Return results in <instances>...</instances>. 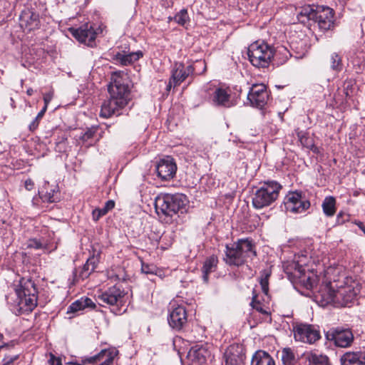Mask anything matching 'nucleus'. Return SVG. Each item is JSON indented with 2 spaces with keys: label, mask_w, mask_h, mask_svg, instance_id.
Returning <instances> with one entry per match:
<instances>
[{
  "label": "nucleus",
  "mask_w": 365,
  "mask_h": 365,
  "mask_svg": "<svg viewBox=\"0 0 365 365\" xmlns=\"http://www.w3.org/2000/svg\"><path fill=\"white\" fill-rule=\"evenodd\" d=\"M331 67L334 71H339L341 69V60L339 56L334 53L331 56Z\"/></svg>",
  "instance_id": "37998d69"
},
{
  "label": "nucleus",
  "mask_w": 365,
  "mask_h": 365,
  "mask_svg": "<svg viewBox=\"0 0 365 365\" xmlns=\"http://www.w3.org/2000/svg\"><path fill=\"white\" fill-rule=\"evenodd\" d=\"M326 338L330 341H333L334 345L341 348L351 346L354 341V334L351 329L343 328H335L328 331Z\"/></svg>",
  "instance_id": "1a4fd4ad"
},
{
  "label": "nucleus",
  "mask_w": 365,
  "mask_h": 365,
  "mask_svg": "<svg viewBox=\"0 0 365 365\" xmlns=\"http://www.w3.org/2000/svg\"><path fill=\"white\" fill-rule=\"evenodd\" d=\"M108 89L110 98L103 103L100 112V116L105 118L114 115H120V110L130 100L128 78L123 72L113 73Z\"/></svg>",
  "instance_id": "f257e3e1"
},
{
  "label": "nucleus",
  "mask_w": 365,
  "mask_h": 365,
  "mask_svg": "<svg viewBox=\"0 0 365 365\" xmlns=\"http://www.w3.org/2000/svg\"><path fill=\"white\" fill-rule=\"evenodd\" d=\"M250 365H275V362L267 352L258 350L253 354Z\"/></svg>",
  "instance_id": "cd10ccee"
},
{
  "label": "nucleus",
  "mask_w": 365,
  "mask_h": 365,
  "mask_svg": "<svg viewBox=\"0 0 365 365\" xmlns=\"http://www.w3.org/2000/svg\"><path fill=\"white\" fill-rule=\"evenodd\" d=\"M245 354L242 344L230 345V365H245Z\"/></svg>",
  "instance_id": "b1692460"
},
{
  "label": "nucleus",
  "mask_w": 365,
  "mask_h": 365,
  "mask_svg": "<svg viewBox=\"0 0 365 365\" xmlns=\"http://www.w3.org/2000/svg\"><path fill=\"white\" fill-rule=\"evenodd\" d=\"M115 206L113 200H108L103 208L95 209L93 211V219L95 221L98 220L101 217L107 214V212L112 210Z\"/></svg>",
  "instance_id": "c9c22d12"
},
{
  "label": "nucleus",
  "mask_w": 365,
  "mask_h": 365,
  "mask_svg": "<svg viewBox=\"0 0 365 365\" xmlns=\"http://www.w3.org/2000/svg\"><path fill=\"white\" fill-rule=\"evenodd\" d=\"M187 197L183 194L161 193L155 197V209L160 218L170 222L174 216L187 212Z\"/></svg>",
  "instance_id": "7ed1b4c3"
},
{
  "label": "nucleus",
  "mask_w": 365,
  "mask_h": 365,
  "mask_svg": "<svg viewBox=\"0 0 365 365\" xmlns=\"http://www.w3.org/2000/svg\"><path fill=\"white\" fill-rule=\"evenodd\" d=\"M300 274L299 275V274L297 273H292V274L299 279V283L302 284L304 288L307 289H312L317 285V279L313 273H307L305 270Z\"/></svg>",
  "instance_id": "bb28decb"
},
{
  "label": "nucleus",
  "mask_w": 365,
  "mask_h": 365,
  "mask_svg": "<svg viewBox=\"0 0 365 365\" xmlns=\"http://www.w3.org/2000/svg\"><path fill=\"white\" fill-rule=\"evenodd\" d=\"M49 364L50 365H62L61 358L55 356L51 353L50 354Z\"/></svg>",
  "instance_id": "603ef678"
},
{
  "label": "nucleus",
  "mask_w": 365,
  "mask_h": 365,
  "mask_svg": "<svg viewBox=\"0 0 365 365\" xmlns=\"http://www.w3.org/2000/svg\"><path fill=\"white\" fill-rule=\"evenodd\" d=\"M284 207L287 212L302 213L310 207L309 201L302 192H289L284 198Z\"/></svg>",
  "instance_id": "6e6552de"
},
{
  "label": "nucleus",
  "mask_w": 365,
  "mask_h": 365,
  "mask_svg": "<svg viewBox=\"0 0 365 365\" xmlns=\"http://www.w3.org/2000/svg\"><path fill=\"white\" fill-rule=\"evenodd\" d=\"M46 108H43L38 113L36 118L29 125V130L31 132H34L38 127L39 123L46 113Z\"/></svg>",
  "instance_id": "79ce46f5"
},
{
  "label": "nucleus",
  "mask_w": 365,
  "mask_h": 365,
  "mask_svg": "<svg viewBox=\"0 0 365 365\" xmlns=\"http://www.w3.org/2000/svg\"><path fill=\"white\" fill-rule=\"evenodd\" d=\"M349 220V215L340 212L336 216V224L343 225Z\"/></svg>",
  "instance_id": "3c124183"
},
{
  "label": "nucleus",
  "mask_w": 365,
  "mask_h": 365,
  "mask_svg": "<svg viewBox=\"0 0 365 365\" xmlns=\"http://www.w3.org/2000/svg\"><path fill=\"white\" fill-rule=\"evenodd\" d=\"M225 256L227 257H228V244H225Z\"/></svg>",
  "instance_id": "052dcab7"
},
{
  "label": "nucleus",
  "mask_w": 365,
  "mask_h": 365,
  "mask_svg": "<svg viewBox=\"0 0 365 365\" xmlns=\"http://www.w3.org/2000/svg\"><path fill=\"white\" fill-rule=\"evenodd\" d=\"M192 66L195 68V71L199 75L204 73L207 70L206 63L203 60H197Z\"/></svg>",
  "instance_id": "c03bdc74"
},
{
  "label": "nucleus",
  "mask_w": 365,
  "mask_h": 365,
  "mask_svg": "<svg viewBox=\"0 0 365 365\" xmlns=\"http://www.w3.org/2000/svg\"><path fill=\"white\" fill-rule=\"evenodd\" d=\"M169 325L175 330L182 329L187 322V314L183 305L172 304L168 318Z\"/></svg>",
  "instance_id": "4468645a"
},
{
  "label": "nucleus",
  "mask_w": 365,
  "mask_h": 365,
  "mask_svg": "<svg viewBox=\"0 0 365 365\" xmlns=\"http://www.w3.org/2000/svg\"><path fill=\"white\" fill-rule=\"evenodd\" d=\"M354 223L359 227V228L364 233L365 235V226L363 222L359 220H354Z\"/></svg>",
  "instance_id": "4d7b16f0"
},
{
  "label": "nucleus",
  "mask_w": 365,
  "mask_h": 365,
  "mask_svg": "<svg viewBox=\"0 0 365 365\" xmlns=\"http://www.w3.org/2000/svg\"><path fill=\"white\" fill-rule=\"evenodd\" d=\"M296 340L304 343L314 344L321 338L319 331L312 324H300L294 327Z\"/></svg>",
  "instance_id": "9b49d317"
},
{
  "label": "nucleus",
  "mask_w": 365,
  "mask_h": 365,
  "mask_svg": "<svg viewBox=\"0 0 365 365\" xmlns=\"http://www.w3.org/2000/svg\"><path fill=\"white\" fill-rule=\"evenodd\" d=\"M211 346L207 344H195L190 349L187 358L191 365H205L208 359H211Z\"/></svg>",
  "instance_id": "f8f14e48"
},
{
  "label": "nucleus",
  "mask_w": 365,
  "mask_h": 365,
  "mask_svg": "<svg viewBox=\"0 0 365 365\" xmlns=\"http://www.w3.org/2000/svg\"><path fill=\"white\" fill-rule=\"evenodd\" d=\"M56 190L54 188L47 190L45 193L43 191L38 192L40 198L44 202H56L58 197L55 195Z\"/></svg>",
  "instance_id": "a19ab883"
},
{
  "label": "nucleus",
  "mask_w": 365,
  "mask_h": 365,
  "mask_svg": "<svg viewBox=\"0 0 365 365\" xmlns=\"http://www.w3.org/2000/svg\"><path fill=\"white\" fill-rule=\"evenodd\" d=\"M221 351L223 352L222 365H228V355L227 354L228 346H222Z\"/></svg>",
  "instance_id": "864d4df0"
},
{
  "label": "nucleus",
  "mask_w": 365,
  "mask_h": 365,
  "mask_svg": "<svg viewBox=\"0 0 365 365\" xmlns=\"http://www.w3.org/2000/svg\"><path fill=\"white\" fill-rule=\"evenodd\" d=\"M250 252L255 255L253 251V245L248 239L238 240L232 248H230V266H240L244 264L245 258Z\"/></svg>",
  "instance_id": "0eeeda50"
},
{
  "label": "nucleus",
  "mask_w": 365,
  "mask_h": 365,
  "mask_svg": "<svg viewBox=\"0 0 365 365\" xmlns=\"http://www.w3.org/2000/svg\"><path fill=\"white\" fill-rule=\"evenodd\" d=\"M215 90L210 96V102L215 107H227L228 103L227 88L225 84L219 83L217 86L213 85Z\"/></svg>",
  "instance_id": "aec40b11"
},
{
  "label": "nucleus",
  "mask_w": 365,
  "mask_h": 365,
  "mask_svg": "<svg viewBox=\"0 0 365 365\" xmlns=\"http://www.w3.org/2000/svg\"><path fill=\"white\" fill-rule=\"evenodd\" d=\"M118 351L113 349H103L93 356L86 358L83 362L93 364L99 362V365H111Z\"/></svg>",
  "instance_id": "6ab92c4d"
},
{
  "label": "nucleus",
  "mask_w": 365,
  "mask_h": 365,
  "mask_svg": "<svg viewBox=\"0 0 365 365\" xmlns=\"http://www.w3.org/2000/svg\"><path fill=\"white\" fill-rule=\"evenodd\" d=\"M283 365H294L296 357L293 351L290 348H284L281 354Z\"/></svg>",
  "instance_id": "e433bc0d"
},
{
  "label": "nucleus",
  "mask_w": 365,
  "mask_h": 365,
  "mask_svg": "<svg viewBox=\"0 0 365 365\" xmlns=\"http://www.w3.org/2000/svg\"><path fill=\"white\" fill-rule=\"evenodd\" d=\"M195 72L193 66H185L182 63H175L171 75V80L173 82V86H178L182 83L187 78L192 76Z\"/></svg>",
  "instance_id": "a211bd4d"
},
{
  "label": "nucleus",
  "mask_w": 365,
  "mask_h": 365,
  "mask_svg": "<svg viewBox=\"0 0 365 365\" xmlns=\"http://www.w3.org/2000/svg\"><path fill=\"white\" fill-rule=\"evenodd\" d=\"M247 99L252 107L263 108L269 99L266 86L264 83L253 84L249 88Z\"/></svg>",
  "instance_id": "9d476101"
},
{
  "label": "nucleus",
  "mask_w": 365,
  "mask_h": 365,
  "mask_svg": "<svg viewBox=\"0 0 365 365\" xmlns=\"http://www.w3.org/2000/svg\"><path fill=\"white\" fill-rule=\"evenodd\" d=\"M230 92H231L230 93V106L237 105L240 100L242 87L236 85L232 87V90L230 91Z\"/></svg>",
  "instance_id": "ea45409f"
},
{
  "label": "nucleus",
  "mask_w": 365,
  "mask_h": 365,
  "mask_svg": "<svg viewBox=\"0 0 365 365\" xmlns=\"http://www.w3.org/2000/svg\"><path fill=\"white\" fill-rule=\"evenodd\" d=\"M86 307H95V304L93 301L88 298H81L73 302L68 308V312L75 313L78 311L83 310Z\"/></svg>",
  "instance_id": "473e14b6"
},
{
  "label": "nucleus",
  "mask_w": 365,
  "mask_h": 365,
  "mask_svg": "<svg viewBox=\"0 0 365 365\" xmlns=\"http://www.w3.org/2000/svg\"><path fill=\"white\" fill-rule=\"evenodd\" d=\"M282 186L277 181L264 182L252 197V205L256 209L270 205L278 197Z\"/></svg>",
  "instance_id": "39448f33"
},
{
  "label": "nucleus",
  "mask_w": 365,
  "mask_h": 365,
  "mask_svg": "<svg viewBox=\"0 0 365 365\" xmlns=\"http://www.w3.org/2000/svg\"><path fill=\"white\" fill-rule=\"evenodd\" d=\"M0 346H2V349L4 348H6L9 346V344L7 343H4L3 344L0 345Z\"/></svg>",
  "instance_id": "680f3d73"
},
{
  "label": "nucleus",
  "mask_w": 365,
  "mask_h": 365,
  "mask_svg": "<svg viewBox=\"0 0 365 365\" xmlns=\"http://www.w3.org/2000/svg\"><path fill=\"white\" fill-rule=\"evenodd\" d=\"M250 63L257 68H267L274 57V48L264 41H257L247 49Z\"/></svg>",
  "instance_id": "423d86ee"
},
{
  "label": "nucleus",
  "mask_w": 365,
  "mask_h": 365,
  "mask_svg": "<svg viewBox=\"0 0 365 365\" xmlns=\"http://www.w3.org/2000/svg\"><path fill=\"white\" fill-rule=\"evenodd\" d=\"M322 206L324 213L327 217H331L336 212V199L332 196L326 197Z\"/></svg>",
  "instance_id": "72a5a7b5"
},
{
  "label": "nucleus",
  "mask_w": 365,
  "mask_h": 365,
  "mask_svg": "<svg viewBox=\"0 0 365 365\" xmlns=\"http://www.w3.org/2000/svg\"><path fill=\"white\" fill-rule=\"evenodd\" d=\"M250 304L253 307V309H256L259 312H261V313H263V314H267V312L265 310L263 309V308L262 307L260 303L258 301H257V296L256 295L253 296L252 301Z\"/></svg>",
  "instance_id": "8fccbe9b"
},
{
  "label": "nucleus",
  "mask_w": 365,
  "mask_h": 365,
  "mask_svg": "<svg viewBox=\"0 0 365 365\" xmlns=\"http://www.w3.org/2000/svg\"><path fill=\"white\" fill-rule=\"evenodd\" d=\"M37 289L31 279L22 280L14 294L7 297L8 304L16 315L31 312L37 305Z\"/></svg>",
  "instance_id": "f03ea898"
},
{
  "label": "nucleus",
  "mask_w": 365,
  "mask_h": 365,
  "mask_svg": "<svg viewBox=\"0 0 365 365\" xmlns=\"http://www.w3.org/2000/svg\"><path fill=\"white\" fill-rule=\"evenodd\" d=\"M299 139L304 147L311 150L314 153H318L319 152V148L315 146L312 138L309 137L307 134L302 133L299 135Z\"/></svg>",
  "instance_id": "4c0bfd02"
},
{
  "label": "nucleus",
  "mask_w": 365,
  "mask_h": 365,
  "mask_svg": "<svg viewBox=\"0 0 365 365\" xmlns=\"http://www.w3.org/2000/svg\"><path fill=\"white\" fill-rule=\"evenodd\" d=\"M336 292L331 286L326 285L319 291V297H321L320 302L322 306L332 304L335 307Z\"/></svg>",
  "instance_id": "c756f323"
},
{
  "label": "nucleus",
  "mask_w": 365,
  "mask_h": 365,
  "mask_svg": "<svg viewBox=\"0 0 365 365\" xmlns=\"http://www.w3.org/2000/svg\"><path fill=\"white\" fill-rule=\"evenodd\" d=\"M27 247L29 248H34L36 250H39L43 248V245L39 240L36 238H32L28 240Z\"/></svg>",
  "instance_id": "49530a36"
},
{
  "label": "nucleus",
  "mask_w": 365,
  "mask_h": 365,
  "mask_svg": "<svg viewBox=\"0 0 365 365\" xmlns=\"http://www.w3.org/2000/svg\"><path fill=\"white\" fill-rule=\"evenodd\" d=\"M271 275V271L268 269H264L261 272V277L259 284L261 285L263 293L266 295L269 292V278Z\"/></svg>",
  "instance_id": "58836bf2"
},
{
  "label": "nucleus",
  "mask_w": 365,
  "mask_h": 365,
  "mask_svg": "<svg viewBox=\"0 0 365 365\" xmlns=\"http://www.w3.org/2000/svg\"><path fill=\"white\" fill-rule=\"evenodd\" d=\"M169 20H173L178 25L186 26L190 23V17L186 9H181L174 17H169Z\"/></svg>",
  "instance_id": "f704fd0d"
},
{
  "label": "nucleus",
  "mask_w": 365,
  "mask_h": 365,
  "mask_svg": "<svg viewBox=\"0 0 365 365\" xmlns=\"http://www.w3.org/2000/svg\"><path fill=\"white\" fill-rule=\"evenodd\" d=\"M316 10L317 6L315 5H306L301 7L297 14L298 21L302 24H305L309 20L314 21Z\"/></svg>",
  "instance_id": "c85d7f7f"
},
{
  "label": "nucleus",
  "mask_w": 365,
  "mask_h": 365,
  "mask_svg": "<svg viewBox=\"0 0 365 365\" xmlns=\"http://www.w3.org/2000/svg\"><path fill=\"white\" fill-rule=\"evenodd\" d=\"M143 52L140 51L129 53H125V52H117L116 54L114 55L113 60L116 63L122 66H128L137 61L143 57Z\"/></svg>",
  "instance_id": "a878e982"
},
{
  "label": "nucleus",
  "mask_w": 365,
  "mask_h": 365,
  "mask_svg": "<svg viewBox=\"0 0 365 365\" xmlns=\"http://www.w3.org/2000/svg\"><path fill=\"white\" fill-rule=\"evenodd\" d=\"M359 292V288L353 284L340 287L336 292L335 307H346L354 302Z\"/></svg>",
  "instance_id": "ddd939ff"
},
{
  "label": "nucleus",
  "mask_w": 365,
  "mask_h": 365,
  "mask_svg": "<svg viewBox=\"0 0 365 365\" xmlns=\"http://www.w3.org/2000/svg\"><path fill=\"white\" fill-rule=\"evenodd\" d=\"M19 358V354L5 355L1 361V365H14V362Z\"/></svg>",
  "instance_id": "a18cd8bd"
},
{
  "label": "nucleus",
  "mask_w": 365,
  "mask_h": 365,
  "mask_svg": "<svg viewBox=\"0 0 365 365\" xmlns=\"http://www.w3.org/2000/svg\"><path fill=\"white\" fill-rule=\"evenodd\" d=\"M98 263V259L97 257L95 256L89 257L79 271L76 270L74 272V280L78 281L87 279L94 272Z\"/></svg>",
  "instance_id": "5701e85b"
},
{
  "label": "nucleus",
  "mask_w": 365,
  "mask_h": 365,
  "mask_svg": "<svg viewBox=\"0 0 365 365\" xmlns=\"http://www.w3.org/2000/svg\"><path fill=\"white\" fill-rule=\"evenodd\" d=\"M217 262V258L214 255L210 256L205 261L202 268V279L205 282H208L209 274L215 270Z\"/></svg>",
  "instance_id": "2f4dec72"
},
{
  "label": "nucleus",
  "mask_w": 365,
  "mask_h": 365,
  "mask_svg": "<svg viewBox=\"0 0 365 365\" xmlns=\"http://www.w3.org/2000/svg\"><path fill=\"white\" fill-rule=\"evenodd\" d=\"M300 365H331V364L327 355L308 351L302 356Z\"/></svg>",
  "instance_id": "4be33fe9"
},
{
  "label": "nucleus",
  "mask_w": 365,
  "mask_h": 365,
  "mask_svg": "<svg viewBox=\"0 0 365 365\" xmlns=\"http://www.w3.org/2000/svg\"><path fill=\"white\" fill-rule=\"evenodd\" d=\"M342 365H365V347L363 350L356 352H346L341 357Z\"/></svg>",
  "instance_id": "393cba45"
},
{
  "label": "nucleus",
  "mask_w": 365,
  "mask_h": 365,
  "mask_svg": "<svg viewBox=\"0 0 365 365\" xmlns=\"http://www.w3.org/2000/svg\"><path fill=\"white\" fill-rule=\"evenodd\" d=\"M177 166L173 158L167 156L161 159L156 165L158 176L162 180H169L172 179L176 173Z\"/></svg>",
  "instance_id": "f3484780"
},
{
  "label": "nucleus",
  "mask_w": 365,
  "mask_h": 365,
  "mask_svg": "<svg viewBox=\"0 0 365 365\" xmlns=\"http://www.w3.org/2000/svg\"><path fill=\"white\" fill-rule=\"evenodd\" d=\"M71 35L79 42L91 46L96 37V32L91 24L86 23L78 29L70 28Z\"/></svg>",
  "instance_id": "dca6fc26"
},
{
  "label": "nucleus",
  "mask_w": 365,
  "mask_h": 365,
  "mask_svg": "<svg viewBox=\"0 0 365 365\" xmlns=\"http://www.w3.org/2000/svg\"><path fill=\"white\" fill-rule=\"evenodd\" d=\"M96 128H88L85 133L82 135L81 139L83 141H87L93 138L95 133H96Z\"/></svg>",
  "instance_id": "09e8293b"
},
{
  "label": "nucleus",
  "mask_w": 365,
  "mask_h": 365,
  "mask_svg": "<svg viewBox=\"0 0 365 365\" xmlns=\"http://www.w3.org/2000/svg\"><path fill=\"white\" fill-rule=\"evenodd\" d=\"M141 270L145 274H156L157 268L154 265L143 263Z\"/></svg>",
  "instance_id": "de8ad7c7"
},
{
  "label": "nucleus",
  "mask_w": 365,
  "mask_h": 365,
  "mask_svg": "<svg viewBox=\"0 0 365 365\" xmlns=\"http://www.w3.org/2000/svg\"><path fill=\"white\" fill-rule=\"evenodd\" d=\"M173 84V80H171V78L170 79V81H169V83L168 84L167 86V90L168 91H170L171 87H172V85Z\"/></svg>",
  "instance_id": "13d9d810"
},
{
  "label": "nucleus",
  "mask_w": 365,
  "mask_h": 365,
  "mask_svg": "<svg viewBox=\"0 0 365 365\" xmlns=\"http://www.w3.org/2000/svg\"><path fill=\"white\" fill-rule=\"evenodd\" d=\"M26 93L29 95V96H31L33 95L34 93V90L32 88H29L27 91H26Z\"/></svg>",
  "instance_id": "bf43d9fd"
},
{
  "label": "nucleus",
  "mask_w": 365,
  "mask_h": 365,
  "mask_svg": "<svg viewBox=\"0 0 365 365\" xmlns=\"http://www.w3.org/2000/svg\"><path fill=\"white\" fill-rule=\"evenodd\" d=\"M334 10L328 6H317L314 21L320 29L327 31L334 25Z\"/></svg>",
  "instance_id": "2eb2a0df"
},
{
  "label": "nucleus",
  "mask_w": 365,
  "mask_h": 365,
  "mask_svg": "<svg viewBox=\"0 0 365 365\" xmlns=\"http://www.w3.org/2000/svg\"><path fill=\"white\" fill-rule=\"evenodd\" d=\"M34 183L31 179L25 181V187L28 190H31L34 188Z\"/></svg>",
  "instance_id": "6e6d98bb"
},
{
  "label": "nucleus",
  "mask_w": 365,
  "mask_h": 365,
  "mask_svg": "<svg viewBox=\"0 0 365 365\" xmlns=\"http://www.w3.org/2000/svg\"><path fill=\"white\" fill-rule=\"evenodd\" d=\"M128 300V292L117 284L99 292L97 295L98 303L103 307L107 305L113 307V312L115 314H121L125 312L126 309L124 306Z\"/></svg>",
  "instance_id": "20e7f679"
},
{
  "label": "nucleus",
  "mask_w": 365,
  "mask_h": 365,
  "mask_svg": "<svg viewBox=\"0 0 365 365\" xmlns=\"http://www.w3.org/2000/svg\"><path fill=\"white\" fill-rule=\"evenodd\" d=\"M3 339H4V335L1 333H0V341H2Z\"/></svg>",
  "instance_id": "e2e57ef3"
},
{
  "label": "nucleus",
  "mask_w": 365,
  "mask_h": 365,
  "mask_svg": "<svg viewBox=\"0 0 365 365\" xmlns=\"http://www.w3.org/2000/svg\"><path fill=\"white\" fill-rule=\"evenodd\" d=\"M2 349V346H0V351Z\"/></svg>",
  "instance_id": "0e129e2a"
},
{
  "label": "nucleus",
  "mask_w": 365,
  "mask_h": 365,
  "mask_svg": "<svg viewBox=\"0 0 365 365\" xmlns=\"http://www.w3.org/2000/svg\"><path fill=\"white\" fill-rule=\"evenodd\" d=\"M307 262L308 258L306 255H302L295 256L293 262L289 264V268L293 270L290 274L297 273L300 275V273L306 270L304 266L307 265Z\"/></svg>",
  "instance_id": "7c9ffc66"
},
{
  "label": "nucleus",
  "mask_w": 365,
  "mask_h": 365,
  "mask_svg": "<svg viewBox=\"0 0 365 365\" xmlns=\"http://www.w3.org/2000/svg\"><path fill=\"white\" fill-rule=\"evenodd\" d=\"M20 25L28 31L36 29L39 26V16L30 9L24 10L20 15Z\"/></svg>",
  "instance_id": "412c9836"
},
{
  "label": "nucleus",
  "mask_w": 365,
  "mask_h": 365,
  "mask_svg": "<svg viewBox=\"0 0 365 365\" xmlns=\"http://www.w3.org/2000/svg\"><path fill=\"white\" fill-rule=\"evenodd\" d=\"M53 98V93H47L43 95V101H44V106L43 108H46V110H47V107L50 101H51Z\"/></svg>",
  "instance_id": "5fc2aeb1"
}]
</instances>
